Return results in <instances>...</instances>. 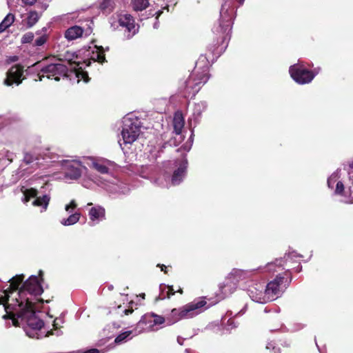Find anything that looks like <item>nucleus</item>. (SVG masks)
Segmentation results:
<instances>
[{"label": "nucleus", "mask_w": 353, "mask_h": 353, "mask_svg": "<svg viewBox=\"0 0 353 353\" xmlns=\"http://www.w3.org/2000/svg\"><path fill=\"white\" fill-rule=\"evenodd\" d=\"M43 292V288L41 284V281L36 276H30L21 285L19 292H17V296L19 301H22L23 305L25 303L35 304L33 302L31 297H28L27 293L32 295H40Z\"/></svg>", "instance_id": "nucleus-5"}, {"label": "nucleus", "mask_w": 353, "mask_h": 353, "mask_svg": "<svg viewBox=\"0 0 353 353\" xmlns=\"http://www.w3.org/2000/svg\"><path fill=\"white\" fill-rule=\"evenodd\" d=\"M92 168L101 174H107L109 172V168L106 165L97 162L92 163Z\"/></svg>", "instance_id": "nucleus-31"}, {"label": "nucleus", "mask_w": 353, "mask_h": 353, "mask_svg": "<svg viewBox=\"0 0 353 353\" xmlns=\"http://www.w3.org/2000/svg\"><path fill=\"white\" fill-rule=\"evenodd\" d=\"M83 33V30L81 27L74 26L65 30L64 36L68 41H72L82 37Z\"/></svg>", "instance_id": "nucleus-15"}, {"label": "nucleus", "mask_w": 353, "mask_h": 353, "mask_svg": "<svg viewBox=\"0 0 353 353\" xmlns=\"http://www.w3.org/2000/svg\"><path fill=\"white\" fill-rule=\"evenodd\" d=\"M15 17L13 14L9 13L0 23V33L5 31L14 21Z\"/></svg>", "instance_id": "nucleus-22"}, {"label": "nucleus", "mask_w": 353, "mask_h": 353, "mask_svg": "<svg viewBox=\"0 0 353 353\" xmlns=\"http://www.w3.org/2000/svg\"><path fill=\"white\" fill-rule=\"evenodd\" d=\"M83 353H99V351L97 349H90L85 351Z\"/></svg>", "instance_id": "nucleus-45"}, {"label": "nucleus", "mask_w": 353, "mask_h": 353, "mask_svg": "<svg viewBox=\"0 0 353 353\" xmlns=\"http://www.w3.org/2000/svg\"><path fill=\"white\" fill-rule=\"evenodd\" d=\"M177 292H179L180 294H183V290L181 288L179 290H178Z\"/></svg>", "instance_id": "nucleus-53"}, {"label": "nucleus", "mask_w": 353, "mask_h": 353, "mask_svg": "<svg viewBox=\"0 0 353 353\" xmlns=\"http://www.w3.org/2000/svg\"><path fill=\"white\" fill-rule=\"evenodd\" d=\"M77 205L75 201L72 200L70 201L69 205H67L65 206V210L68 212L70 208L75 209L77 208Z\"/></svg>", "instance_id": "nucleus-40"}, {"label": "nucleus", "mask_w": 353, "mask_h": 353, "mask_svg": "<svg viewBox=\"0 0 353 353\" xmlns=\"http://www.w3.org/2000/svg\"><path fill=\"white\" fill-rule=\"evenodd\" d=\"M186 170L185 165H181L178 169L174 170L172 177V183L175 185H178L183 179Z\"/></svg>", "instance_id": "nucleus-19"}, {"label": "nucleus", "mask_w": 353, "mask_h": 353, "mask_svg": "<svg viewBox=\"0 0 353 353\" xmlns=\"http://www.w3.org/2000/svg\"><path fill=\"white\" fill-rule=\"evenodd\" d=\"M132 334V332L131 331H126V332H124L120 334H119L115 340H114V342L116 343H120L123 341H124L130 334Z\"/></svg>", "instance_id": "nucleus-32"}, {"label": "nucleus", "mask_w": 353, "mask_h": 353, "mask_svg": "<svg viewBox=\"0 0 353 353\" xmlns=\"http://www.w3.org/2000/svg\"><path fill=\"white\" fill-rule=\"evenodd\" d=\"M178 143L176 142V140L175 138H171L168 141L164 143L161 148V151L163 152V149H165L167 145H169V146H177L178 145Z\"/></svg>", "instance_id": "nucleus-35"}, {"label": "nucleus", "mask_w": 353, "mask_h": 353, "mask_svg": "<svg viewBox=\"0 0 353 353\" xmlns=\"http://www.w3.org/2000/svg\"><path fill=\"white\" fill-rule=\"evenodd\" d=\"M99 8L103 13L110 14L114 8V2L113 0H102Z\"/></svg>", "instance_id": "nucleus-21"}, {"label": "nucleus", "mask_w": 353, "mask_h": 353, "mask_svg": "<svg viewBox=\"0 0 353 353\" xmlns=\"http://www.w3.org/2000/svg\"><path fill=\"white\" fill-rule=\"evenodd\" d=\"M185 125V120L183 114L180 111H177L174 114L173 128L176 134H181Z\"/></svg>", "instance_id": "nucleus-14"}, {"label": "nucleus", "mask_w": 353, "mask_h": 353, "mask_svg": "<svg viewBox=\"0 0 353 353\" xmlns=\"http://www.w3.org/2000/svg\"><path fill=\"white\" fill-rule=\"evenodd\" d=\"M25 79L24 67L21 64H15L6 72L3 83L7 86H12L14 84L19 85Z\"/></svg>", "instance_id": "nucleus-10"}, {"label": "nucleus", "mask_w": 353, "mask_h": 353, "mask_svg": "<svg viewBox=\"0 0 353 353\" xmlns=\"http://www.w3.org/2000/svg\"><path fill=\"white\" fill-rule=\"evenodd\" d=\"M301 268H302V267H301V265H300V263H299V264L298 265V266H297V268H296V271L297 272H299L301 270Z\"/></svg>", "instance_id": "nucleus-48"}, {"label": "nucleus", "mask_w": 353, "mask_h": 353, "mask_svg": "<svg viewBox=\"0 0 353 353\" xmlns=\"http://www.w3.org/2000/svg\"><path fill=\"white\" fill-rule=\"evenodd\" d=\"M141 132L140 121L137 119L126 118L123 121L121 132L125 143H132L138 138Z\"/></svg>", "instance_id": "nucleus-8"}, {"label": "nucleus", "mask_w": 353, "mask_h": 353, "mask_svg": "<svg viewBox=\"0 0 353 353\" xmlns=\"http://www.w3.org/2000/svg\"><path fill=\"white\" fill-rule=\"evenodd\" d=\"M80 219V213L75 212L69 216V217L66 219H63L61 221V223L64 225H71L79 221Z\"/></svg>", "instance_id": "nucleus-26"}, {"label": "nucleus", "mask_w": 353, "mask_h": 353, "mask_svg": "<svg viewBox=\"0 0 353 353\" xmlns=\"http://www.w3.org/2000/svg\"><path fill=\"white\" fill-rule=\"evenodd\" d=\"M95 48H97V50L92 52V59L101 64L107 62L105 56V49L103 46H95Z\"/></svg>", "instance_id": "nucleus-20"}, {"label": "nucleus", "mask_w": 353, "mask_h": 353, "mask_svg": "<svg viewBox=\"0 0 353 353\" xmlns=\"http://www.w3.org/2000/svg\"><path fill=\"white\" fill-rule=\"evenodd\" d=\"M68 68L65 65L59 63H50L42 66L37 77L38 80L40 81H41L44 77L59 81L61 77L68 78ZM35 81H37V79H35Z\"/></svg>", "instance_id": "nucleus-6"}, {"label": "nucleus", "mask_w": 353, "mask_h": 353, "mask_svg": "<svg viewBox=\"0 0 353 353\" xmlns=\"http://www.w3.org/2000/svg\"><path fill=\"white\" fill-rule=\"evenodd\" d=\"M41 61H37V62H36L35 63H34V64L32 65V67L37 66V65H40V64H41Z\"/></svg>", "instance_id": "nucleus-50"}, {"label": "nucleus", "mask_w": 353, "mask_h": 353, "mask_svg": "<svg viewBox=\"0 0 353 353\" xmlns=\"http://www.w3.org/2000/svg\"><path fill=\"white\" fill-rule=\"evenodd\" d=\"M60 322H62L61 319H55L53 322V327L55 330L60 328L61 326Z\"/></svg>", "instance_id": "nucleus-41"}, {"label": "nucleus", "mask_w": 353, "mask_h": 353, "mask_svg": "<svg viewBox=\"0 0 353 353\" xmlns=\"http://www.w3.org/2000/svg\"><path fill=\"white\" fill-rule=\"evenodd\" d=\"M37 159L34 157V156L29 153V152H25L23 161L26 163V165H29L32 163L34 160Z\"/></svg>", "instance_id": "nucleus-34"}, {"label": "nucleus", "mask_w": 353, "mask_h": 353, "mask_svg": "<svg viewBox=\"0 0 353 353\" xmlns=\"http://www.w3.org/2000/svg\"><path fill=\"white\" fill-rule=\"evenodd\" d=\"M48 40V36L46 34H43L39 37H38L34 41V46H43Z\"/></svg>", "instance_id": "nucleus-36"}, {"label": "nucleus", "mask_w": 353, "mask_h": 353, "mask_svg": "<svg viewBox=\"0 0 353 353\" xmlns=\"http://www.w3.org/2000/svg\"><path fill=\"white\" fill-rule=\"evenodd\" d=\"M168 290L164 291V290H161V292L160 294L159 295L158 299H165V298L170 299L172 296L174 295L176 293V291L174 290L172 285H168Z\"/></svg>", "instance_id": "nucleus-27"}, {"label": "nucleus", "mask_w": 353, "mask_h": 353, "mask_svg": "<svg viewBox=\"0 0 353 353\" xmlns=\"http://www.w3.org/2000/svg\"><path fill=\"white\" fill-rule=\"evenodd\" d=\"M157 267H159L161 268V270L163 271L165 274H168L167 266H165L163 264H158Z\"/></svg>", "instance_id": "nucleus-43"}, {"label": "nucleus", "mask_w": 353, "mask_h": 353, "mask_svg": "<svg viewBox=\"0 0 353 353\" xmlns=\"http://www.w3.org/2000/svg\"><path fill=\"white\" fill-rule=\"evenodd\" d=\"M89 216L91 221L100 220L105 219V209L101 206L93 207L89 210Z\"/></svg>", "instance_id": "nucleus-17"}, {"label": "nucleus", "mask_w": 353, "mask_h": 353, "mask_svg": "<svg viewBox=\"0 0 353 353\" xmlns=\"http://www.w3.org/2000/svg\"><path fill=\"white\" fill-rule=\"evenodd\" d=\"M23 274H18L13 276L12 279H9V282L10 283L9 287L6 289L8 292H10L12 294L13 292L19 290V286L23 285L24 280Z\"/></svg>", "instance_id": "nucleus-16"}, {"label": "nucleus", "mask_w": 353, "mask_h": 353, "mask_svg": "<svg viewBox=\"0 0 353 353\" xmlns=\"http://www.w3.org/2000/svg\"><path fill=\"white\" fill-rule=\"evenodd\" d=\"M289 72L292 79L299 84L309 83L318 74V72L310 71L299 64L291 65Z\"/></svg>", "instance_id": "nucleus-9"}, {"label": "nucleus", "mask_w": 353, "mask_h": 353, "mask_svg": "<svg viewBox=\"0 0 353 353\" xmlns=\"http://www.w3.org/2000/svg\"><path fill=\"white\" fill-rule=\"evenodd\" d=\"M39 17L36 11L30 12L28 19L27 25L29 28L32 27L39 20Z\"/></svg>", "instance_id": "nucleus-28"}, {"label": "nucleus", "mask_w": 353, "mask_h": 353, "mask_svg": "<svg viewBox=\"0 0 353 353\" xmlns=\"http://www.w3.org/2000/svg\"><path fill=\"white\" fill-rule=\"evenodd\" d=\"M344 191V185L341 181H338L336 185L335 193L337 194H343Z\"/></svg>", "instance_id": "nucleus-38"}, {"label": "nucleus", "mask_w": 353, "mask_h": 353, "mask_svg": "<svg viewBox=\"0 0 353 353\" xmlns=\"http://www.w3.org/2000/svg\"><path fill=\"white\" fill-rule=\"evenodd\" d=\"M349 167L350 169H353V161L349 164Z\"/></svg>", "instance_id": "nucleus-51"}, {"label": "nucleus", "mask_w": 353, "mask_h": 353, "mask_svg": "<svg viewBox=\"0 0 353 353\" xmlns=\"http://www.w3.org/2000/svg\"><path fill=\"white\" fill-rule=\"evenodd\" d=\"M244 1V0H240V3H242Z\"/></svg>", "instance_id": "nucleus-57"}, {"label": "nucleus", "mask_w": 353, "mask_h": 353, "mask_svg": "<svg viewBox=\"0 0 353 353\" xmlns=\"http://www.w3.org/2000/svg\"><path fill=\"white\" fill-rule=\"evenodd\" d=\"M4 296L0 297V305H3L4 310L7 313L8 310L20 309L22 307V301L18 299L17 296L15 298H11V293L8 292L7 290L3 291Z\"/></svg>", "instance_id": "nucleus-11"}, {"label": "nucleus", "mask_w": 353, "mask_h": 353, "mask_svg": "<svg viewBox=\"0 0 353 353\" xmlns=\"http://www.w3.org/2000/svg\"><path fill=\"white\" fill-rule=\"evenodd\" d=\"M108 50H109V47H106L105 49V51H108Z\"/></svg>", "instance_id": "nucleus-55"}, {"label": "nucleus", "mask_w": 353, "mask_h": 353, "mask_svg": "<svg viewBox=\"0 0 353 353\" xmlns=\"http://www.w3.org/2000/svg\"><path fill=\"white\" fill-rule=\"evenodd\" d=\"M37 0H22L23 3L26 5L32 6L33 5Z\"/></svg>", "instance_id": "nucleus-44"}, {"label": "nucleus", "mask_w": 353, "mask_h": 353, "mask_svg": "<svg viewBox=\"0 0 353 353\" xmlns=\"http://www.w3.org/2000/svg\"><path fill=\"white\" fill-rule=\"evenodd\" d=\"M64 57H65V60H66L70 65L76 64L78 66L79 65V62L72 61V58L74 57V54H70L68 52H67Z\"/></svg>", "instance_id": "nucleus-37"}, {"label": "nucleus", "mask_w": 353, "mask_h": 353, "mask_svg": "<svg viewBox=\"0 0 353 353\" xmlns=\"http://www.w3.org/2000/svg\"><path fill=\"white\" fill-rule=\"evenodd\" d=\"M225 286H226V285L224 284V283L220 285V289H221L222 292H223V288H225Z\"/></svg>", "instance_id": "nucleus-49"}, {"label": "nucleus", "mask_w": 353, "mask_h": 353, "mask_svg": "<svg viewBox=\"0 0 353 353\" xmlns=\"http://www.w3.org/2000/svg\"><path fill=\"white\" fill-rule=\"evenodd\" d=\"M161 12H162L161 11H159V12H158V16H159Z\"/></svg>", "instance_id": "nucleus-56"}, {"label": "nucleus", "mask_w": 353, "mask_h": 353, "mask_svg": "<svg viewBox=\"0 0 353 353\" xmlns=\"http://www.w3.org/2000/svg\"><path fill=\"white\" fill-rule=\"evenodd\" d=\"M292 279V273L289 270L279 274L266 285L265 293L268 296V299L273 300L274 296H279L289 286Z\"/></svg>", "instance_id": "nucleus-4"}, {"label": "nucleus", "mask_w": 353, "mask_h": 353, "mask_svg": "<svg viewBox=\"0 0 353 353\" xmlns=\"http://www.w3.org/2000/svg\"><path fill=\"white\" fill-rule=\"evenodd\" d=\"M81 175V170L79 168L70 165L65 172L66 177L70 179H77Z\"/></svg>", "instance_id": "nucleus-24"}, {"label": "nucleus", "mask_w": 353, "mask_h": 353, "mask_svg": "<svg viewBox=\"0 0 353 353\" xmlns=\"http://www.w3.org/2000/svg\"><path fill=\"white\" fill-rule=\"evenodd\" d=\"M34 34L32 32H27L23 35L21 38L22 43H29L33 41Z\"/></svg>", "instance_id": "nucleus-33"}, {"label": "nucleus", "mask_w": 353, "mask_h": 353, "mask_svg": "<svg viewBox=\"0 0 353 353\" xmlns=\"http://www.w3.org/2000/svg\"><path fill=\"white\" fill-rule=\"evenodd\" d=\"M149 0H132V6L135 11H142L149 6Z\"/></svg>", "instance_id": "nucleus-25"}, {"label": "nucleus", "mask_w": 353, "mask_h": 353, "mask_svg": "<svg viewBox=\"0 0 353 353\" xmlns=\"http://www.w3.org/2000/svg\"><path fill=\"white\" fill-rule=\"evenodd\" d=\"M312 71L318 72V73H319L320 71V68H314Z\"/></svg>", "instance_id": "nucleus-52"}, {"label": "nucleus", "mask_w": 353, "mask_h": 353, "mask_svg": "<svg viewBox=\"0 0 353 353\" xmlns=\"http://www.w3.org/2000/svg\"><path fill=\"white\" fill-rule=\"evenodd\" d=\"M287 261L288 259H286L285 261L283 259H276L274 263H271L268 265V270L270 271L276 272L277 270L275 269V268H281L284 263H287Z\"/></svg>", "instance_id": "nucleus-30"}, {"label": "nucleus", "mask_w": 353, "mask_h": 353, "mask_svg": "<svg viewBox=\"0 0 353 353\" xmlns=\"http://www.w3.org/2000/svg\"><path fill=\"white\" fill-rule=\"evenodd\" d=\"M209 78V61L205 56L201 55L196 62L192 73L180 86L183 97L187 99L194 97Z\"/></svg>", "instance_id": "nucleus-1"}, {"label": "nucleus", "mask_w": 353, "mask_h": 353, "mask_svg": "<svg viewBox=\"0 0 353 353\" xmlns=\"http://www.w3.org/2000/svg\"><path fill=\"white\" fill-rule=\"evenodd\" d=\"M206 301L199 300L193 301L179 309H172L170 314L166 317L168 324L172 325L183 319L192 318L198 314L196 310L206 305Z\"/></svg>", "instance_id": "nucleus-3"}, {"label": "nucleus", "mask_w": 353, "mask_h": 353, "mask_svg": "<svg viewBox=\"0 0 353 353\" xmlns=\"http://www.w3.org/2000/svg\"><path fill=\"white\" fill-rule=\"evenodd\" d=\"M38 301L41 303H43V299H38Z\"/></svg>", "instance_id": "nucleus-54"}, {"label": "nucleus", "mask_w": 353, "mask_h": 353, "mask_svg": "<svg viewBox=\"0 0 353 353\" xmlns=\"http://www.w3.org/2000/svg\"><path fill=\"white\" fill-rule=\"evenodd\" d=\"M166 318L163 316L158 315L154 312L147 313L144 314L139 321V325H148V327L152 330L154 326L162 325L165 322Z\"/></svg>", "instance_id": "nucleus-12"}, {"label": "nucleus", "mask_w": 353, "mask_h": 353, "mask_svg": "<svg viewBox=\"0 0 353 353\" xmlns=\"http://www.w3.org/2000/svg\"><path fill=\"white\" fill-rule=\"evenodd\" d=\"M21 307L20 316L22 321L33 330H40L44 325L43 321L36 315L35 304L25 303Z\"/></svg>", "instance_id": "nucleus-7"}, {"label": "nucleus", "mask_w": 353, "mask_h": 353, "mask_svg": "<svg viewBox=\"0 0 353 353\" xmlns=\"http://www.w3.org/2000/svg\"><path fill=\"white\" fill-rule=\"evenodd\" d=\"M37 194H38V192L36 189H34V188L26 189L23 192V194H24L23 201L25 203L28 202L32 198L37 197Z\"/></svg>", "instance_id": "nucleus-29"}, {"label": "nucleus", "mask_w": 353, "mask_h": 353, "mask_svg": "<svg viewBox=\"0 0 353 353\" xmlns=\"http://www.w3.org/2000/svg\"><path fill=\"white\" fill-rule=\"evenodd\" d=\"M50 202V197L48 195H43V196L37 197L32 202V205L34 206L42 207L44 210L48 208Z\"/></svg>", "instance_id": "nucleus-23"}, {"label": "nucleus", "mask_w": 353, "mask_h": 353, "mask_svg": "<svg viewBox=\"0 0 353 353\" xmlns=\"http://www.w3.org/2000/svg\"><path fill=\"white\" fill-rule=\"evenodd\" d=\"M19 60V57L18 56H11L8 58V63H12V62H16Z\"/></svg>", "instance_id": "nucleus-42"}, {"label": "nucleus", "mask_w": 353, "mask_h": 353, "mask_svg": "<svg viewBox=\"0 0 353 353\" xmlns=\"http://www.w3.org/2000/svg\"><path fill=\"white\" fill-rule=\"evenodd\" d=\"M43 272L42 270H39V276L41 279V281H43Z\"/></svg>", "instance_id": "nucleus-47"}, {"label": "nucleus", "mask_w": 353, "mask_h": 353, "mask_svg": "<svg viewBox=\"0 0 353 353\" xmlns=\"http://www.w3.org/2000/svg\"><path fill=\"white\" fill-rule=\"evenodd\" d=\"M80 74L81 75V77L84 79L85 82L88 81L89 77L87 72H85L83 71L77 72V76L78 77H79Z\"/></svg>", "instance_id": "nucleus-39"}, {"label": "nucleus", "mask_w": 353, "mask_h": 353, "mask_svg": "<svg viewBox=\"0 0 353 353\" xmlns=\"http://www.w3.org/2000/svg\"><path fill=\"white\" fill-rule=\"evenodd\" d=\"M120 26L125 28L128 32V38H131L136 32L135 21L129 14H121L118 20Z\"/></svg>", "instance_id": "nucleus-13"}, {"label": "nucleus", "mask_w": 353, "mask_h": 353, "mask_svg": "<svg viewBox=\"0 0 353 353\" xmlns=\"http://www.w3.org/2000/svg\"><path fill=\"white\" fill-rule=\"evenodd\" d=\"M8 311L9 312H8L6 314H4L2 316V318L5 320L11 319L12 321L13 325H14L15 327L19 326V323L18 319H20L22 321V317L19 316V314L21 313V310L17 309V310H8Z\"/></svg>", "instance_id": "nucleus-18"}, {"label": "nucleus", "mask_w": 353, "mask_h": 353, "mask_svg": "<svg viewBox=\"0 0 353 353\" xmlns=\"http://www.w3.org/2000/svg\"><path fill=\"white\" fill-rule=\"evenodd\" d=\"M225 6L226 3L221 6L220 23L214 30V33L217 36L216 43L210 48L212 53L217 57L225 50L231 37L232 10L228 14V8H225Z\"/></svg>", "instance_id": "nucleus-2"}, {"label": "nucleus", "mask_w": 353, "mask_h": 353, "mask_svg": "<svg viewBox=\"0 0 353 353\" xmlns=\"http://www.w3.org/2000/svg\"><path fill=\"white\" fill-rule=\"evenodd\" d=\"M132 312H133V310L132 308L131 309H125L123 311V313L125 314V315H129L130 314H132Z\"/></svg>", "instance_id": "nucleus-46"}]
</instances>
